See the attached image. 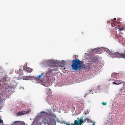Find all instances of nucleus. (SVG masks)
I'll return each mask as SVG.
<instances>
[{
    "label": "nucleus",
    "instance_id": "obj_1",
    "mask_svg": "<svg viewBox=\"0 0 125 125\" xmlns=\"http://www.w3.org/2000/svg\"><path fill=\"white\" fill-rule=\"evenodd\" d=\"M52 117L54 118L56 116L52 114H48L46 112L42 111L39 113L38 116H36L34 120L31 125H35V123L39 125L42 122L48 125H55V122L54 119H51Z\"/></svg>",
    "mask_w": 125,
    "mask_h": 125
},
{
    "label": "nucleus",
    "instance_id": "obj_2",
    "mask_svg": "<svg viewBox=\"0 0 125 125\" xmlns=\"http://www.w3.org/2000/svg\"><path fill=\"white\" fill-rule=\"evenodd\" d=\"M102 52H108L110 56L113 58L116 57L117 58H125V51L123 53L120 54L118 52H112L108 48H95L92 50H90L89 51V54L90 55H91L95 54H98Z\"/></svg>",
    "mask_w": 125,
    "mask_h": 125
},
{
    "label": "nucleus",
    "instance_id": "obj_3",
    "mask_svg": "<svg viewBox=\"0 0 125 125\" xmlns=\"http://www.w3.org/2000/svg\"><path fill=\"white\" fill-rule=\"evenodd\" d=\"M7 84V83L0 82V106L4 104L3 100L7 97V94L12 89V87Z\"/></svg>",
    "mask_w": 125,
    "mask_h": 125
},
{
    "label": "nucleus",
    "instance_id": "obj_4",
    "mask_svg": "<svg viewBox=\"0 0 125 125\" xmlns=\"http://www.w3.org/2000/svg\"><path fill=\"white\" fill-rule=\"evenodd\" d=\"M60 62L59 60H55L53 59H48L43 61L41 62V64L44 66H47L49 67L48 71L49 69H51L50 72L51 73L53 71H58L59 69V66L56 65Z\"/></svg>",
    "mask_w": 125,
    "mask_h": 125
},
{
    "label": "nucleus",
    "instance_id": "obj_5",
    "mask_svg": "<svg viewBox=\"0 0 125 125\" xmlns=\"http://www.w3.org/2000/svg\"><path fill=\"white\" fill-rule=\"evenodd\" d=\"M73 62L72 65L71 66L73 70L76 71L82 68V66L81 61L79 59L73 60Z\"/></svg>",
    "mask_w": 125,
    "mask_h": 125
},
{
    "label": "nucleus",
    "instance_id": "obj_6",
    "mask_svg": "<svg viewBox=\"0 0 125 125\" xmlns=\"http://www.w3.org/2000/svg\"><path fill=\"white\" fill-rule=\"evenodd\" d=\"M50 69L49 71H47L46 73L43 72L40 74L41 77H43L44 80H48L50 77V74L51 73L50 72L51 71Z\"/></svg>",
    "mask_w": 125,
    "mask_h": 125
},
{
    "label": "nucleus",
    "instance_id": "obj_7",
    "mask_svg": "<svg viewBox=\"0 0 125 125\" xmlns=\"http://www.w3.org/2000/svg\"><path fill=\"white\" fill-rule=\"evenodd\" d=\"M83 116H82L80 118V119H78V121L75 120L74 122V123L73 125H81L82 123H83L85 122V121L83 119Z\"/></svg>",
    "mask_w": 125,
    "mask_h": 125
},
{
    "label": "nucleus",
    "instance_id": "obj_8",
    "mask_svg": "<svg viewBox=\"0 0 125 125\" xmlns=\"http://www.w3.org/2000/svg\"><path fill=\"white\" fill-rule=\"evenodd\" d=\"M23 80H37L38 79L37 77L31 76L23 77Z\"/></svg>",
    "mask_w": 125,
    "mask_h": 125
},
{
    "label": "nucleus",
    "instance_id": "obj_9",
    "mask_svg": "<svg viewBox=\"0 0 125 125\" xmlns=\"http://www.w3.org/2000/svg\"><path fill=\"white\" fill-rule=\"evenodd\" d=\"M22 123H23V122L20 121H16L14 122L11 125H21Z\"/></svg>",
    "mask_w": 125,
    "mask_h": 125
},
{
    "label": "nucleus",
    "instance_id": "obj_10",
    "mask_svg": "<svg viewBox=\"0 0 125 125\" xmlns=\"http://www.w3.org/2000/svg\"><path fill=\"white\" fill-rule=\"evenodd\" d=\"M47 113L48 114H52L53 115H55V116L56 115H55L54 114H53V113H51V112H50V113ZM56 117L55 118H54L53 117H52L51 118V119H54L55 120V122H56V120H55V119H56ZM56 120V121H57L58 122H59V123H62V122H61L59 120ZM56 125V122H55V125Z\"/></svg>",
    "mask_w": 125,
    "mask_h": 125
},
{
    "label": "nucleus",
    "instance_id": "obj_11",
    "mask_svg": "<svg viewBox=\"0 0 125 125\" xmlns=\"http://www.w3.org/2000/svg\"><path fill=\"white\" fill-rule=\"evenodd\" d=\"M26 70L27 72H31L32 71L33 69L31 68H26Z\"/></svg>",
    "mask_w": 125,
    "mask_h": 125
},
{
    "label": "nucleus",
    "instance_id": "obj_12",
    "mask_svg": "<svg viewBox=\"0 0 125 125\" xmlns=\"http://www.w3.org/2000/svg\"><path fill=\"white\" fill-rule=\"evenodd\" d=\"M25 114V111H21V112H19L18 113V115H22Z\"/></svg>",
    "mask_w": 125,
    "mask_h": 125
},
{
    "label": "nucleus",
    "instance_id": "obj_13",
    "mask_svg": "<svg viewBox=\"0 0 125 125\" xmlns=\"http://www.w3.org/2000/svg\"><path fill=\"white\" fill-rule=\"evenodd\" d=\"M116 74H117L116 73H114L113 74H111V77H114V78L116 76Z\"/></svg>",
    "mask_w": 125,
    "mask_h": 125
},
{
    "label": "nucleus",
    "instance_id": "obj_14",
    "mask_svg": "<svg viewBox=\"0 0 125 125\" xmlns=\"http://www.w3.org/2000/svg\"><path fill=\"white\" fill-rule=\"evenodd\" d=\"M119 81L120 82V81ZM121 82H120L119 83H116L115 82H113V84H116L117 85V84H121Z\"/></svg>",
    "mask_w": 125,
    "mask_h": 125
},
{
    "label": "nucleus",
    "instance_id": "obj_15",
    "mask_svg": "<svg viewBox=\"0 0 125 125\" xmlns=\"http://www.w3.org/2000/svg\"><path fill=\"white\" fill-rule=\"evenodd\" d=\"M86 65L87 66H90V67H91L92 66V65L90 63H87L86 64Z\"/></svg>",
    "mask_w": 125,
    "mask_h": 125
},
{
    "label": "nucleus",
    "instance_id": "obj_16",
    "mask_svg": "<svg viewBox=\"0 0 125 125\" xmlns=\"http://www.w3.org/2000/svg\"><path fill=\"white\" fill-rule=\"evenodd\" d=\"M62 123H64L66 124L67 125H70V124L69 123L66 122L65 121H63Z\"/></svg>",
    "mask_w": 125,
    "mask_h": 125
},
{
    "label": "nucleus",
    "instance_id": "obj_17",
    "mask_svg": "<svg viewBox=\"0 0 125 125\" xmlns=\"http://www.w3.org/2000/svg\"><path fill=\"white\" fill-rule=\"evenodd\" d=\"M87 122L88 123H92V120H90L89 119H87Z\"/></svg>",
    "mask_w": 125,
    "mask_h": 125
},
{
    "label": "nucleus",
    "instance_id": "obj_18",
    "mask_svg": "<svg viewBox=\"0 0 125 125\" xmlns=\"http://www.w3.org/2000/svg\"><path fill=\"white\" fill-rule=\"evenodd\" d=\"M41 75H40L38 76L37 77V78H38V79L37 80H35V81H37L38 79V78H40L41 77Z\"/></svg>",
    "mask_w": 125,
    "mask_h": 125
},
{
    "label": "nucleus",
    "instance_id": "obj_19",
    "mask_svg": "<svg viewBox=\"0 0 125 125\" xmlns=\"http://www.w3.org/2000/svg\"><path fill=\"white\" fill-rule=\"evenodd\" d=\"M107 103L106 102L104 103V102H102V104L103 105H106V104Z\"/></svg>",
    "mask_w": 125,
    "mask_h": 125
},
{
    "label": "nucleus",
    "instance_id": "obj_20",
    "mask_svg": "<svg viewBox=\"0 0 125 125\" xmlns=\"http://www.w3.org/2000/svg\"><path fill=\"white\" fill-rule=\"evenodd\" d=\"M60 61V62H59V63H58V64H59L60 63H63V62H64V61L63 60H62V62H61V61Z\"/></svg>",
    "mask_w": 125,
    "mask_h": 125
},
{
    "label": "nucleus",
    "instance_id": "obj_21",
    "mask_svg": "<svg viewBox=\"0 0 125 125\" xmlns=\"http://www.w3.org/2000/svg\"><path fill=\"white\" fill-rule=\"evenodd\" d=\"M3 123V121L1 119H0V123Z\"/></svg>",
    "mask_w": 125,
    "mask_h": 125
},
{
    "label": "nucleus",
    "instance_id": "obj_22",
    "mask_svg": "<svg viewBox=\"0 0 125 125\" xmlns=\"http://www.w3.org/2000/svg\"><path fill=\"white\" fill-rule=\"evenodd\" d=\"M23 123H24V124L22 123L21 125H27V124H26V125L25 123H24V122H23Z\"/></svg>",
    "mask_w": 125,
    "mask_h": 125
},
{
    "label": "nucleus",
    "instance_id": "obj_23",
    "mask_svg": "<svg viewBox=\"0 0 125 125\" xmlns=\"http://www.w3.org/2000/svg\"><path fill=\"white\" fill-rule=\"evenodd\" d=\"M100 87H101L100 86V85L98 86L97 87V88H98V89H99L100 88Z\"/></svg>",
    "mask_w": 125,
    "mask_h": 125
},
{
    "label": "nucleus",
    "instance_id": "obj_24",
    "mask_svg": "<svg viewBox=\"0 0 125 125\" xmlns=\"http://www.w3.org/2000/svg\"><path fill=\"white\" fill-rule=\"evenodd\" d=\"M124 30V29H123V28H122V29H120V30H121V31H122V30Z\"/></svg>",
    "mask_w": 125,
    "mask_h": 125
},
{
    "label": "nucleus",
    "instance_id": "obj_25",
    "mask_svg": "<svg viewBox=\"0 0 125 125\" xmlns=\"http://www.w3.org/2000/svg\"><path fill=\"white\" fill-rule=\"evenodd\" d=\"M92 125H95L94 123L93 122V124Z\"/></svg>",
    "mask_w": 125,
    "mask_h": 125
},
{
    "label": "nucleus",
    "instance_id": "obj_26",
    "mask_svg": "<svg viewBox=\"0 0 125 125\" xmlns=\"http://www.w3.org/2000/svg\"><path fill=\"white\" fill-rule=\"evenodd\" d=\"M114 20H116V18H114Z\"/></svg>",
    "mask_w": 125,
    "mask_h": 125
},
{
    "label": "nucleus",
    "instance_id": "obj_27",
    "mask_svg": "<svg viewBox=\"0 0 125 125\" xmlns=\"http://www.w3.org/2000/svg\"><path fill=\"white\" fill-rule=\"evenodd\" d=\"M64 66V65H62L61 66V67H63Z\"/></svg>",
    "mask_w": 125,
    "mask_h": 125
},
{
    "label": "nucleus",
    "instance_id": "obj_28",
    "mask_svg": "<svg viewBox=\"0 0 125 125\" xmlns=\"http://www.w3.org/2000/svg\"><path fill=\"white\" fill-rule=\"evenodd\" d=\"M71 125H73V123L71 124Z\"/></svg>",
    "mask_w": 125,
    "mask_h": 125
},
{
    "label": "nucleus",
    "instance_id": "obj_29",
    "mask_svg": "<svg viewBox=\"0 0 125 125\" xmlns=\"http://www.w3.org/2000/svg\"><path fill=\"white\" fill-rule=\"evenodd\" d=\"M89 113V112H88V113H87V114H88Z\"/></svg>",
    "mask_w": 125,
    "mask_h": 125
},
{
    "label": "nucleus",
    "instance_id": "obj_30",
    "mask_svg": "<svg viewBox=\"0 0 125 125\" xmlns=\"http://www.w3.org/2000/svg\"><path fill=\"white\" fill-rule=\"evenodd\" d=\"M85 114L86 115V113H85Z\"/></svg>",
    "mask_w": 125,
    "mask_h": 125
},
{
    "label": "nucleus",
    "instance_id": "obj_31",
    "mask_svg": "<svg viewBox=\"0 0 125 125\" xmlns=\"http://www.w3.org/2000/svg\"><path fill=\"white\" fill-rule=\"evenodd\" d=\"M90 91H91V90H90Z\"/></svg>",
    "mask_w": 125,
    "mask_h": 125
},
{
    "label": "nucleus",
    "instance_id": "obj_32",
    "mask_svg": "<svg viewBox=\"0 0 125 125\" xmlns=\"http://www.w3.org/2000/svg\"><path fill=\"white\" fill-rule=\"evenodd\" d=\"M1 117V116L0 115V117Z\"/></svg>",
    "mask_w": 125,
    "mask_h": 125
}]
</instances>
